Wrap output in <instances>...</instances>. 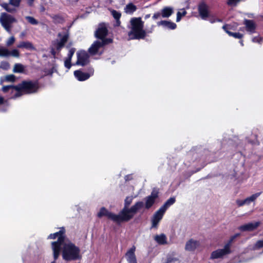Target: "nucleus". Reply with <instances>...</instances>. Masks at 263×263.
Listing matches in <instances>:
<instances>
[{
    "label": "nucleus",
    "mask_w": 263,
    "mask_h": 263,
    "mask_svg": "<svg viewBox=\"0 0 263 263\" xmlns=\"http://www.w3.org/2000/svg\"><path fill=\"white\" fill-rule=\"evenodd\" d=\"M65 230L63 228L56 233L51 234L48 239L58 238V240L52 242L53 257L57 260L62 252L63 259L67 261L80 260L82 258L80 249L73 243L66 239L64 236Z\"/></svg>",
    "instance_id": "nucleus-1"
},
{
    "label": "nucleus",
    "mask_w": 263,
    "mask_h": 263,
    "mask_svg": "<svg viewBox=\"0 0 263 263\" xmlns=\"http://www.w3.org/2000/svg\"><path fill=\"white\" fill-rule=\"evenodd\" d=\"M133 200V197H127L124 200V208L119 213L123 222L128 221L132 219L137 212L144 206L143 202L138 201L129 208Z\"/></svg>",
    "instance_id": "nucleus-2"
},
{
    "label": "nucleus",
    "mask_w": 263,
    "mask_h": 263,
    "mask_svg": "<svg viewBox=\"0 0 263 263\" xmlns=\"http://www.w3.org/2000/svg\"><path fill=\"white\" fill-rule=\"evenodd\" d=\"M108 30L106 25L104 24H100L95 32L96 37L102 40L101 41H97L89 48V52L90 54H96L99 49L103 46L111 43L112 40L111 39H105L107 35Z\"/></svg>",
    "instance_id": "nucleus-3"
},
{
    "label": "nucleus",
    "mask_w": 263,
    "mask_h": 263,
    "mask_svg": "<svg viewBox=\"0 0 263 263\" xmlns=\"http://www.w3.org/2000/svg\"><path fill=\"white\" fill-rule=\"evenodd\" d=\"M127 27L130 29L128 35L130 40L144 39L146 35L147 32L144 29V22L140 17L132 18Z\"/></svg>",
    "instance_id": "nucleus-4"
},
{
    "label": "nucleus",
    "mask_w": 263,
    "mask_h": 263,
    "mask_svg": "<svg viewBox=\"0 0 263 263\" xmlns=\"http://www.w3.org/2000/svg\"><path fill=\"white\" fill-rule=\"evenodd\" d=\"M58 36L60 40L54 41L52 42V47L51 48V53L53 57L55 56L57 51L60 52L64 47L69 38V33L68 30H64L63 32H59Z\"/></svg>",
    "instance_id": "nucleus-5"
},
{
    "label": "nucleus",
    "mask_w": 263,
    "mask_h": 263,
    "mask_svg": "<svg viewBox=\"0 0 263 263\" xmlns=\"http://www.w3.org/2000/svg\"><path fill=\"white\" fill-rule=\"evenodd\" d=\"M16 22L17 20L14 16L5 12L1 13L0 23L8 32H11L12 24Z\"/></svg>",
    "instance_id": "nucleus-6"
},
{
    "label": "nucleus",
    "mask_w": 263,
    "mask_h": 263,
    "mask_svg": "<svg viewBox=\"0 0 263 263\" xmlns=\"http://www.w3.org/2000/svg\"><path fill=\"white\" fill-rule=\"evenodd\" d=\"M19 88L22 95L23 93H32L37 91L39 85L37 82L25 81L19 84Z\"/></svg>",
    "instance_id": "nucleus-7"
},
{
    "label": "nucleus",
    "mask_w": 263,
    "mask_h": 263,
    "mask_svg": "<svg viewBox=\"0 0 263 263\" xmlns=\"http://www.w3.org/2000/svg\"><path fill=\"white\" fill-rule=\"evenodd\" d=\"M103 216H106L108 219L118 224L123 222L119 214H116L110 212L104 207L101 208L99 212L98 213V217L99 218L102 217Z\"/></svg>",
    "instance_id": "nucleus-8"
},
{
    "label": "nucleus",
    "mask_w": 263,
    "mask_h": 263,
    "mask_svg": "<svg viewBox=\"0 0 263 263\" xmlns=\"http://www.w3.org/2000/svg\"><path fill=\"white\" fill-rule=\"evenodd\" d=\"M231 253V248L230 243H227L224 245L223 248L219 249L212 252L210 256L211 259L222 258L224 256L229 254Z\"/></svg>",
    "instance_id": "nucleus-9"
},
{
    "label": "nucleus",
    "mask_w": 263,
    "mask_h": 263,
    "mask_svg": "<svg viewBox=\"0 0 263 263\" xmlns=\"http://www.w3.org/2000/svg\"><path fill=\"white\" fill-rule=\"evenodd\" d=\"M159 190L157 189H154L149 196H148L145 198V208L149 209L155 202L156 200L158 197Z\"/></svg>",
    "instance_id": "nucleus-10"
},
{
    "label": "nucleus",
    "mask_w": 263,
    "mask_h": 263,
    "mask_svg": "<svg viewBox=\"0 0 263 263\" xmlns=\"http://www.w3.org/2000/svg\"><path fill=\"white\" fill-rule=\"evenodd\" d=\"M173 8L171 7H165L161 10V12H157L154 13L153 16V18L154 20H157L161 17L167 18L173 14Z\"/></svg>",
    "instance_id": "nucleus-11"
},
{
    "label": "nucleus",
    "mask_w": 263,
    "mask_h": 263,
    "mask_svg": "<svg viewBox=\"0 0 263 263\" xmlns=\"http://www.w3.org/2000/svg\"><path fill=\"white\" fill-rule=\"evenodd\" d=\"M77 61L76 64L81 66H84L89 62L88 54L85 51H80L77 53Z\"/></svg>",
    "instance_id": "nucleus-12"
},
{
    "label": "nucleus",
    "mask_w": 263,
    "mask_h": 263,
    "mask_svg": "<svg viewBox=\"0 0 263 263\" xmlns=\"http://www.w3.org/2000/svg\"><path fill=\"white\" fill-rule=\"evenodd\" d=\"M94 70L92 68L89 70V73L83 72L80 70H76L74 75L78 80L80 81H85L88 79L91 76H92Z\"/></svg>",
    "instance_id": "nucleus-13"
},
{
    "label": "nucleus",
    "mask_w": 263,
    "mask_h": 263,
    "mask_svg": "<svg viewBox=\"0 0 263 263\" xmlns=\"http://www.w3.org/2000/svg\"><path fill=\"white\" fill-rule=\"evenodd\" d=\"M165 211L160 208L155 212L152 219V228H156L160 221L162 219Z\"/></svg>",
    "instance_id": "nucleus-14"
},
{
    "label": "nucleus",
    "mask_w": 263,
    "mask_h": 263,
    "mask_svg": "<svg viewBox=\"0 0 263 263\" xmlns=\"http://www.w3.org/2000/svg\"><path fill=\"white\" fill-rule=\"evenodd\" d=\"M260 224V222L256 221L254 222H249L242 225L238 228V229L242 232L253 231L256 230Z\"/></svg>",
    "instance_id": "nucleus-15"
},
{
    "label": "nucleus",
    "mask_w": 263,
    "mask_h": 263,
    "mask_svg": "<svg viewBox=\"0 0 263 263\" xmlns=\"http://www.w3.org/2000/svg\"><path fill=\"white\" fill-rule=\"evenodd\" d=\"M200 242L198 240L191 239L186 242L185 250L189 252L194 251L200 246Z\"/></svg>",
    "instance_id": "nucleus-16"
},
{
    "label": "nucleus",
    "mask_w": 263,
    "mask_h": 263,
    "mask_svg": "<svg viewBox=\"0 0 263 263\" xmlns=\"http://www.w3.org/2000/svg\"><path fill=\"white\" fill-rule=\"evenodd\" d=\"M136 251V247L133 246L126 252L125 256L128 261V263H137V260L135 254Z\"/></svg>",
    "instance_id": "nucleus-17"
},
{
    "label": "nucleus",
    "mask_w": 263,
    "mask_h": 263,
    "mask_svg": "<svg viewBox=\"0 0 263 263\" xmlns=\"http://www.w3.org/2000/svg\"><path fill=\"white\" fill-rule=\"evenodd\" d=\"M243 24L245 25L246 29L248 32L251 34L255 33L256 25L253 21L245 19Z\"/></svg>",
    "instance_id": "nucleus-18"
},
{
    "label": "nucleus",
    "mask_w": 263,
    "mask_h": 263,
    "mask_svg": "<svg viewBox=\"0 0 263 263\" xmlns=\"http://www.w3.org/2000/svg\"><path fill=\"white\" fill-rule=\"evenodd\" d=\"M198 11L201 18L205 20L209 16L208 7L204 3L199 5Z\"/></svg>",
    "instance_id": "nucleus-19"
},
{
    "label": "nucleus",
    "mask_w": 263,
    "mask_h": 263,
    "mask_svg": "<svg viewBox=\"0 0 263 263\" xmlns=\"http://www.w3.org/2000/svg\"><path fill=\"white\" fill-rule=\"evenodd\" d=\"M222 29L230 35L234 37L235 39H241L243 37V34L239 32H232L229 31V29H232L230 25H224L222 26Z\"/></svg>",
    "instance_id": "nucleus-20"
},
{
    "label": "nucleus",
    "mask_w": 263,
    "mask_h": 263,
    "mask_svg": "<svg viewBox=\"0 0 263 263\" xmlns=\"http://www.w3.org/2000/svg\"><path fill=\"white\" fill-rule=\"evenodd\" d=\"M12 88L9 91L10 94V98L15 99L22 96V93L19 88V84L16 86L11 85Z\"/></svg>",
    "instance_id": "nucleus-21"
},
{
    "label": "nucleus",
    "mask_w": 263,
    "mask_h": 263,
    "mask_svg": "<svg viewBox=\"0 0 263 263\" xmlns=\"http://www.w3.org/2000/svg\"><path fill=\"white\" fill-rule=\"evenodd\" d=\"M158 26H162L164 28H168L170 29H174L176 28V25L175 23L171 21H161L157 23Z\"/></svg>",
    "instance_id": "nucleus-22"
},
{
    "label": "nucleus",
    "mask_w": 263,
    "mask_h": 263,
    "mask_svg": "<svg viewBox=\"0 0 263 263\" xmlns=\"http://www.w3.org/2000/svg\"><path fill=\"white\" fill-rule=\"evenodd\" d=\"M154 240L160 245H164L167 244V237L164 234L160 235H156L154 237Z\"/></svg>",
    "instance_id": "nucleus-23"
},
{
    "label": "nucleus",
    "mask_w": 263,
    "mask_h": 263,
    "mask_svg": "<svg viewBox=\"0 0 263 263\" xmlns=\"http://www.w3.org/2000/svg\"><path fill=\"white\" fill-rule=\"evenodd\" d=\"M17 47L20 48H25L26 49L31 50H35V48L32 44L28 41L21 42L19 44L17 45Z\"/></svg>",
    "instance_id": "nucleus-24"
},
{
    "label": "nucleus",
    "mask_w": 263,
    "mask_h": 263,
    "mask_svg": "<svg viewBox=\"0 0 263 263\" xmlns=\"http://www.w3.org/2000/svg\"><path fill=\"white\" fill-rule=\"evenodd\" d=\"M261 194V192L256 193L244 199L245 204L249 205L251 202H254L257 198V197H258Z\"/></svg>",
    "instance_id": "nucleus-25"
},
{
    "label": "nucleus",
    "mask_w": 263,
    "mask_h": 263,
    "mask_svg": "<svg viewBox=\"0 0 263 263\" xmlns=\"http://www.w3.org/2000/svg\"><path fill=\"white\" fill-rule=\"evenodd\" d=\"M25 67L22 64H15L13 69V72L14 73H24L25 72Z\"/></svg>",
    "instance_id": "nucleus-26"
},
{
    "label": "nucleus",
    "mask_w": 263,
    "mask_h": 263,
    "mask_svg": "<svg viewBox=\"0 0 263 263\" xmlns=\"http://www.w3.org/2000/svg\"><path fill=\"white\" fill-rule=\"evenodd\" d=\"M175 201L176 199L175 197H171L167 200V201L162 206H161V208L163 209L165 211H166L168 207L173 205L175 202Z\"/></svg>",
    "instance_id": "nucleus-27"
},
{
    "label": "nucleus",
    "mask_w": 263,
    "mask_h": 263,
    "mask_svg": "<svg viewBox=\"0 0 263 263\" xmlns=\"http://www.w3.org/2000/svg\"><path fill=\"white\" fill-rule=\"evenodd\" d=\"M111 14L116 21V25L119 26L120 24V18L121 16V14L119 12L115 10L111 11Z\"/></svg>",
    "instance_id": "nucleus-28"
},
{
    "label": "nucleus",
    "mask_w": 263,
    "mask_h": 263,
    "mask_svg": "<svg viewBox=\"0 0 263 263\" xmlns=\"http://www.w3.org/2000/svg\"><path fill=\"white\" fill-rule=\"evenodd\" d=\"M137 9V7L135 5L132 3H130L126 5L125 8V11L127 13L132 14L135 12Z\"/></svg>",
    "instance_id": "nucleus-29"
},
{
    "label": "nucleus",
    "mask_w": 263,
    "mask_h": 263,
    "mask_svg": "<svg viewBox=\"0 0 263 263\" xmlns=\"http://www.w3.org/2000/svg\"><path fill=\"white\" fill-rule=\"evenodd\" d=\"M10 51L6 47H0V57H8L10 56Z\"/></svg>",
    "instance_id": "nucleus-30"
},
{
    "label": "nucleus",
    "mask_w": 263,
    "mask_h": 263,
    "mask_svg": "<svg viewBox=\"0 0 263 263\" xmlns=\"http://www.w3.org/2000/svg\"><path fill=\"white\" fill-rule=\"evenodd\" d=\"M263 248V239L257 240L253 245L252 249L253 250H259Z\"/></svg>",
    "instance_id": "nucleus-31"
},
{
    "label": "nucleus",
    "mask_w": 263,
    "mask_h": 263,
    "mask_svg": "<svg viewBox=\"0 0 263 263\" xmlns=\"http://www.w3.org/2000/svg\"><path fill=\"white\" fill-rule=\"evenodd\" d=\"M10 4L4 3L2 5V7L8 12L13 13L15 12L16 9L15 8L12 7L10 6Z\"/></svg>",
    "instance_id": "nucleus-32"
},
{
    "label": "nucleus",
    "mask_w": 263,
    "mask_h": 263,
    "mask_svg": "<svg viewBox=\"0 0 263 263\" xmlns=\"http://www.w3.org/2000/svg\"><path fill=\"white\" fill-rule=\"evenodd\" d=\"M10 67V64L8 62L6 61H2L0 63V69L7 70Z\"/></svg>",
    "instance_id": "nucleus-33"
},
{
    "label": "nucleus",
    "mask_w": 263,
    "mask_h": 263,
    "mask_svg": "<svg viewBox=\"0 0 263 263\" xmlns=\"http://www.w3.org/2000/svg\"><path fill=\"white\" fill-rule=\"evenodd\" d=\"M25 18L32 25H37L39 23L38 21L32 16H27Z\"/></svg>",
    "instance_id": "nucleus-34"
},
{
    "label": "nucleus",
    "mask_w": 263,
    "mask_h": 263,
    "mask_svg": "<svg viewBox=\"0 0 263 263\" xmlns=\"http://www.w3.org/2000/svg\"><path fill=\"white\" fill-rule=\"evenodd\" d=\"M5 80L7 82H14L15 81V76L13 74H9L5 77Z\"/></svg>",
    "instance_id": "nucleus-35"
},
{
    "label": "nucleus",
    "mask_w": 263,
    "mask_h": 263,
    "mask_svg": "<svg viewBox=\"0 0 263 263\" xmlns=\"http://www.w3.org/2000/svg\"><path fill=\"white\" fill-rule=\"evenodd\" d=\"M21 0H9V4L14 7H18L20 6Z\"/></svg>",
    "instance_id": "nucleus-36"
},
{
    "label": "nucleus",
    "mask_w": 263,
    "mask_h": 263,
    "mask_svg": "<svg viewBox=\"0 0 263 263\" xmlns=\"http://www.w3.org/2000/svg\"><path fill=\"white\" fill-rule=\"evenodd\" d=\"M186 12L184 10H183L182 12H178L177 13L176 22H179L180 21L182 16H184L186 14Z\"/></svg>",
    "instance_id": "nucleus-37"
},
{
    "label": "nucleus",
    "mask_w": 263,
    "mask_h": 263,
    "mask_svg": "<svg viewBox=\"0 0 263 263\" xmlns=\"http://www.w3.org/2000/svg\"><path fill=\"white\" fill-rule=\"evenodd\" d=\"M10 56L18 58L20 57V52L17 49H13L12 50L10 51Z\"/></svg>",
    "instance_id": "nucleus-38"
},
{
    "label": "nucleus",
    "mask_w": 263,
    "mask_h": 263,
    "mask_svg": "<svg viewBox=\"0 0 263 263\" xmlns=\"http://www.w3.org/2000/svg\"><path fill=\"white\" fill-rule=\"evenodd\" d=\"M71 60L69 59L66 58L64 61V65L68 69H69L71 66Z\"/></svg>",
    "instance_id": "nucleus-39"
},
{
    "label": "nucleus",
    "mask_w": 263,
    "mask_h": 263,
    "mask_svg": "<svg viewBox=\"0 0 263 263\" xmlns=\"http://www.w3.org/2000/svg\"><path fill=\"white\" fill-rule=\"evenodd\" d=\"M75 51H76V49L74 48H70L69 50L68 57L67 58L71 60V58H72L73 55L74 54Z\"/></svg>",
    "instance_id": "nucleus-40"
},
{
    "label": "nucleus",
    "mask_w": 263,
    "mask_h": 263,
    "mask_svg": "<svg viewBox=\"0 0 263 263\" xmlns=\"http://www.w3.org/2000/svg\"><path fill=\"white\" fill-rule=\"evenodd\" d=\"M12 89L11 85L4 86L2 87V91L5 93H9L10 89ZM12 89H13L12 88Z\"/></svg>",
    "instance_id": "nucleus-41"
},
{
    "label": "nucleus",
    "mask_w": 263,
    "mask_h": 263,
    "mask_svg": "<svg viewBox=\"0 0 263 263\" xmlns=\"http://www.w3.org/2000/svg\"><path fill=\"white\" fill-rule=\"evenodd\" d=\"M15 41V38L14 36L10 37L6 43L7 46H10L14 43Z\"/></svg>",
    "instance_id": "nucleus-42"
},
{
    "label": "nucleus",
    "mask_w": 263,
    "mask_h": 263,
    "mask_svg": "<svg viewBox=\"0 0 263 263\" xmlns=\"http://www.w3.org/2000/svg\"><path fill=\"white\" fill-rule=\"evenodd\" d=\"M240 235V234L237 233L235 234L234 235L232 236L229 240V241L227 243H230V248H231V243L233 242V241L237 237H238Z\"/></svg>",
    "instance_id": "nucleus-43"
},
{
    "label": "nucleus",
    "mask_w": 263,
    "mask_h": 263,
    "mask_svg": "<svg viewBox=\"0 0 263 263\" xmlns=\"http://www.w3.org/2000/svg\"><path fill=\"white\" fill-rule=\"evenodd\" d=\"M263 40V37H254L252 39V41L254 43H261Z\"/></svg>",
    "instance_id": "nucleus-44"
},
{
    "label": "nucleus",
    "mask_w": 263,
    "mask_h": 263,
    "mask_svg": "<svg viewBox=\"0 0 263 263\" xmlns=\"http://www.w3.org/2000/svg\"><path fill=\"white\" fill-rule=\"evenodd\" d=\"M236 203L237 205L239 207L245 205V200H242L237 199L236 201Z\"/></svg>",
    "instance_id": "nucleus-45"
},
{
    "label": "nucleus",
    "mask_w": 263,
    "mask_h": 263,
    "mask_svg": "<svg viewBox=\"0 0 263 263\" xmlns=\"http://www.w3.org/2000/svg\"><path fill=\"white\" fill-rule=\"evenodd\" d=\"M209 21L210 22V23H214L216 22H222V20L221 19H219V18H215L214 17H211L209 19Z\"/></svg>",
    "instance_id": "nucleus-46"
},
{
    "label": "nucleus",
    "mask_w": 263,
    "mask_h": 263,
    "mask_svg": "<svg viewBox=\"0 0 263 263\" xmlns=\"http://www.w3.org/2000/svg\"><path fill=\"white\" fill-rule=\"evenodd\" d=\"M33 1H34V0H27L28 4L30 6H32V5H33Z\"/></svg>",
    "instance_id": "nucleus-47"
},
{
    "label": "nucleus",
    "mask_w": 263,
    "mask_h": 263,
    "mask_svg": "<svg viewBox=\"0 0 263 263\" xmlns=\"http://www.w3.org/2000/svg\"><path fill=\"white\" fill-rule=\"evenodd\" d=\"M4 102V99L3 97L0 96V105L3 104Z\"/></svg>",
    "instance_id": "nucleus-48"
},
{
    "label": "nucleus",
    "mask_w": 263,
    "mask_h": 263,
    "mask_svg": "<svg viewBox=\"0 0 263 263\" xmlns=\"http://www.w3.org/2000/svg\"><path fill=\"white\" fill-rule=\"evenodd\" d=\"M125 179L126 181L129 180V176H126L125 177Z\"/></svg>",
    "instance_id": "nucleus-49"
},
{
    "label": "nucleus",
    "mask_w": 263,
    "mask_h": 263,
    "mask_svg": "<svg viewBox=\"0 0 263 263\" xmlns=\"http://www.w3.org/2000/svg\"><path fill=\"white\" fill-rule=\"evenodd\" d=\"M239 43H240V44H241V46H243V41L240 40L239 41Z\"/></svg>",
    "instance_id": "nucleus-50"
},
{
    "label": "nucleus",
    "mask_w": 263,
    "mask_h": 263,
    "mask_svg": "<svg viewBox=\"0 0 263 263\" xmlns=\"http://www.w3.org/2000/svg\"><path fill=\"white\" fill-rule=\"evenodd\" d=\"M192 154V152H190V153L189 154V156L191 155Z\"/></svg>",
    "instance_id": "nucleus-51"
},
{
    "label": "nucleus",
    "mask_w": 263,
    "mask_h": 263,
    "mask_svg": "<svg viewBox=\"0 0 263 263\" xmlns=\"http://www.w3.org/2000/svg\"><path fill=\"white\" fill-rule=\"evenodd\" d=\"M147 32H148V33H151V32H152V31H148Z\"/></svg>",
    "instance_id": "nucleus-52"
},
{
    "label": "nucleus",
    "mask_w": 263,
    "mask_h": 263,
    "mask_svg": "<svg viewBox=\"0 0 263 263\" xmlns=\"http://www.w3.org/2000/svg\"><path fill=\"white\" fill-rule=\"evenodd\" d=\"M51 263H55V261H53Z\"/></svg>",
    "instance_id": "nucleus-53"
},
{
    "label": "nucleus",
    "mask_w": 263,
    "mask_h": 263,
    "mask_svg": "<svg viewBox=\"0 0 263 263\" xmlns=\"http://www.w3.org/2000/svg\"><path fill=\"white\" fill-rule=\"evenodd\" d=\"M146 17H149V15H146Z\"/></svg>",
    "instance_id": "nucleus-54"
},
{
    "label": "nucleus",
    "mask_w": 263,
    "mask_h": 263,
    "mask_svg": "<svg viewBox=\"0 0 263 263\" xmlns=\"http://www.w3.org/2000/svg\"><path fill=\"white\" fill-rule=\"evenodd\" d=\"M262 252H263V251H262Z\"/></svg>",
    "instance_id": "nucleus-55"
}]
</instances>
